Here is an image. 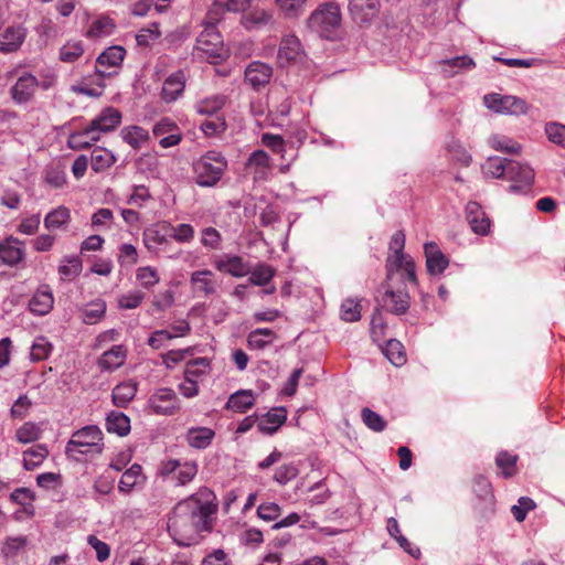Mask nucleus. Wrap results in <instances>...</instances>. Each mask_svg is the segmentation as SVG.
I'll return each mask as SVG.
<instances>
[{"label":"nucleus","mask_w":565,"mask_h":565,"mask_svg":"<svg viewBox=\"0 0 565 565\" xmlns=\"http://www.w3.org/2000/svg\"><path fill=\"white\" fill-rule=\"evenodd\" d=\"M489 145L494 150L507 153H519L521 150V146L518 142L503 136L490 137Z\"/></svg>","instance_id":"nucleus-51"},{"label":"nucleus","mask_w":565,"mask_h":565,"mask_svg":"<svg viewBox=\"0 0 565 565\" xmlns=\"http://www.w3.org/2000/svg\"><path fill=\"white\" fill-rule=\"evenodd\" d=\"M426 268L430 275H441L449 265V258L440 250L435 242L424 245Z\"/></svg>","instance_id":"nucleus-14"},{"label":"nucleus","mask_w":565,"mask_h":565,"mask_svg":"<svg viewBox=\"0 0 565 565\" xmlns=\"http://www.w3.org/2000/svg\"><path fill=\"white\" fill-rule=\"evenodd\" d=\"M84 53L82 41H70L60 49V60L65 63L77 61Z\"/></svg>","instance_id":"nucleus-46"},{"label":"nucleus","mask_w":565,"mask_h":565,"mask_svg":"<svg viewBox=\"0 0 565 565\" xmlns=\"http://www.w3.org/2000/svg\"><path fill=\"white\" fill-rule=\"evenodd\" d=\"M443 71L447 76H454L459 70H470L476 66V63L468 55L456 56L454 58L444 60L440 62Z\"/></svg>","instance_id":"nucleus-42"},{"label":"nucleus","mask_w":565,"mask_h":565,"mask_svg":"<svg viewBox=\"0 0 565 565\" xmlns=\"http://www.w3.org/2000/svg\"><path fill=\"white\" fill-rule=\"evenodd\" d=\"M483 170L487 175L510 181L511 193L526 192L534 181V171L530 166L505 158H489Z\"/></svg>","instance_id":"nucleus-1"},{"label":"nucleus","mask_w":565,"mask_h":565,"mask_svg":"<svg viewBox=\"0 0 565 565\" xmlns=\"http://www.w3.org/2000/svg\"><path fill=\"white\" fill-rule=\"evenodd\" d=\"M54 298L49 289H39L29 302L31 312L38 316H44L53 308Z\"/></svg>","instance_id":"nucleus-29"},{"label":"nucleus","mask_w":565,"mask_h":565,"mask_svg":"<svg viewBox=\"0 0 565 565\" xmlns=\"http://www.w3.org/2000/svg\"><path fill=\"white\" fill-rule=\"evenodd\" d=\"M29 544V539L25 535L8 536L1 543L0 553L6 563L17 564L18 558L23 554Z\"/></svg>","instance_id":"nucleus-16"},{"label":"nucleus","mask_w":565,"mask_h":565,"mask_svg":"<svg viewBox=\"0 0 565 565\" xmlns=\"http://www.w3.org/2000/svg\"><path fill=\"white\" fill-rule=\"evenodd\" d=\"M262 143L275 153L282 154L285 152V140L279 135L263 134Z\"/></svg>","instance_id":"nucleus-62"},{"label":"nucleus","mask_w":565,"mask_h":565,"mask_svg":"<svg viewBox=\"0 0 565 565\" xmlns=\"http://www.w3.org/2000/svg\"><path fill=\"white\" fill-rule=\"evenodd\" d=\"M12 502L23 505L24 511L33 514V505L31 502L34 500V493L28 488H18L11 494Z\"/></svg>","instance_id":"nucleus-53"},{"label":"nucleus","mask_w":565,"mask_h":565,"mask_svg":"<svg viewBox=\"0 0 565 565\" xmlns=\"http://www.w3.org/2000/svg\"><path fill=\"white\" fill-rule=\"evenodd\" d=\"M137 280L145 288H150L159 281L158 274L151 267H141L136 274Z\"/></svg>","instance_id":"nucleus-64"},{"label":"nucleus","mask_w":565,"mask_h":565,"mask_svg":"<svg viewBox=\"0 0 565 565\" xmlns=\"http://www.w3.org/2000/svg\"><path fill=\"white\" fill-rule=\"evenodd\" d=\"M406 281L408 279L403 271L392 279L386 277L379 289L377 308L396 316L405 315L411 306V296L405 288Z\"/></svg>","instance_id":"nucleus-3"},{"label":"nucleus","mask_w":565,"mask_h":565,"mask_svg":"<svg viewBox=\"0 0 565 565\" xmlns=\"http://www.w3.org/2000/svg\"><path fill=\"white\" fill-rule=\"evenodd\" d=\"M40 86L39 79L30 72H22L14 85L10 88V95L18 105L29 103Z\"/></svg>","instance_id":"nucleus-10"},{"label":"nucleus","mask_w":565,"mask_h":565,"mask_svg":"<svg viewBox=\"0 0 565 565\" xmlns=\"http://www.w3.org/2000/svg\"><path fill=\"white\" fill-rule=\"evenodd\" d=\"M94 125L102 131L108 134L114 131L121 122V113L115 107L104 108L93 120Z\"/></svg>","instance_id":"nucleus-25"},{"label":"nucleus","mask_w":565,"mask_h":565,"mask_svg":"<svg viewBox=\"0 0 565 565\" xmlns=\"http://www.w3.org/2000/svg\"><path fill=\"white\" fill-rule=\"evenodd\" d=\"M71 221V212L64 206L60 205L51 210L44 217V227L49 232L65 228Z\"/></svg>","instance_id":"nucleus-26"},{"label":"nucleus","mask_w":565,"mask_h":565,"mask_svg":"<svg viewBox=\"0 0 565 565\" xmlns=\"http://www.w3.org/2000/svg\"><path fill=\"white\" fill-rule=\"evenodd\" d=\"M126 356L127 351L124 345H113L109 350L103 353L98 365L104 371H114L125 363Z\"/></svg>","instance_id":"nucleus-24"},{"label":"nucleus","mask_w":565,"mask_h":565,"mask_svg":"<svg viewBox=\"0 0 565 565\" xmlns=\"http://www.w3.org/2000/svg\"><path fill=\"white\" fill-rule=\"evenodd\" d=\"M341 318L347 322L360 320L361 305L352 299H345L341 305Z\"/></svg>","instance_id":"nucleus-55"},{"label":"nucleus","mask_w":565,"mask_h":565,"mask_svg":"<svg viewBox=\"0 0 565 565\" xmlns=\"http://www.w3.org/2000/svg\"><path fill=\"white\" fill-rule=\"evenodd\" d=\"M273 20V14L264 9H254L245 13L242 22L246 29H257L269 24Z\"/></svg>","instance_id":"nucleus-38"},{"label":"nucleus","mask_w":565,"mask_h":565,"mask_svg":"<svg viewBox=\"0 0 565 565\" xmlns=\"http://www.w3.org/2000/svg\"><path fill=\"white\" fill-rule=\"evenodd\" d=\"M126 51L122 46L114 45L106 49L96 60L97 67H116L124 61Z\"/></svg>","instance_id":"nucleus-35"},{"label":"nucleus","mask_w":565,"mask_h":565,"mask_svg":"<svg viewBox=\"0 0 565 565\" xmlns=\"http://www.w3.org/2000/svg\"><path fill=\"white\" fill-rule=\"evenodd\" d=\"M379 8V0H350L349 2L350 13L359 22L370 21L377 14Z\"/></svg>","instance_id":"nucleus-20"},{"label":"nucleus","mask_w":565,"mask_h":565,"mask_svg":"<svg viewBox=\"0 0 565 565\" xmlns=\"http://www.w3.org/2000/svg\"><path fill=\"white\" fill-rule=\"evenodd\" d=\"M302 54L303 50L300 40L295 35H286L280 42L277 61L284 67L299 61Z\"/></svg>","instance_id":"nucleus-13"},{"label":"nucleus","mask_w":565,"mask_h":565,"mask_svg":"<svg viewBox=\"0 0 565 565\" xmlns=\"http://www.w3.org/2000/svg\"><path fill=\"white\" fill-rule=\"evenodd\" d=\"M191 284L194 292L202 296L212 295L216 289L214 274L207 269L193 273Z\"/></svg>","instance_id":"nucleus-23"},{"label":"nucleus","mask_w":565,"mask_h":565,"mask_svg":"<svg viewBox=\"0 0 565 565\" xmlns=\"http://www.w3.org/2000/svg\"><path fill=\"white\" fill-rule=\"evenodd\" d=\"M116 162V157L110 150L105 148H95L90 156L92 169L95 172H102L110 168Z\"/></svg>","instance_id":"nucleus-37"},{"label":"nucleus","mask_w":565,"mask_h":565,"mask_svg":"<svg viewBox=\"0 0 565 565\" xmlns=\"http://www.w3.org/2000/svg\"><path fill=\"white\" fill-rule=\"evenodd\" d=\"M24 243L10 235L0 242V262L9 267L18 266L25 256Z\"/></svg>","instance_id":"nucleus-12"},{"label":"nucleus","mask_w":565,"mask_h":565,"mask_svg":"<svg viewBox=\"0 0 565 565\" xmlns=\"http://www.w3.org/2000/svg\"><path fill=\"white\" fill-rule=\"evenodd\" d=\"M148 405L157 415H172L177 409V394L170 387H159L149 397Z\"/></svg>","instance_id":"nucleus-11"},{"label":"nucleus","mask_w":565,"mask_h":565,"mask_svg":"<svg viewBox=\"0 0 565 565\" xmlns=\"http://www.w3.org/2000/svg\"><path fill=\"white\" fill-rule=\"evenodd\" d=\"M246 168L253 173L254 180H267L271 169L268 153L262 149L253 151L247 159Z\"/></svg>","instance_id":"nucleus-19"},{"label":"nucleus","mask_w":565,"mask_h":565,"mask_svg":"<svg viewBox=\"0 0 565 565\" xmlns=\"http://www.w3.org/2000/svg\"><path fill=\"white\" fill-rule=\"evenodd\" d=\"M215 267L233 277H244L249 274L250 266L241 256L224 255L215 260Z\"/></svg>","instance_id":"nucleus-17"},{"label":"nucleus","mask_w":565,"mask_h":565,"mask_svg":"<svg viewBox=\"0 0 565 565\" xmlns=\"http://www.w3.org/2000/svg\"><path fill=\"white\" fill-rule=\"evenodd\" d=\"M145 294L140 290H132L119 298L118 305L121 309H135L140 306Z\"/></svg>","instance_id":"nucleus-60"},{"label":"nucleus","mask_w":565,"mask_h":565,"mask_svg":"<svg viewBox=\"0 0 565 565\" xmlns=\"http://www.w3.org/2000/svg\"><path fill=\"white\" fill-rule=\"evenodd\" d=\"M83 264L78 256H64L58 265L57 271L64 281L74 280L82 271Z\"/></svg>","instance_id":"nucleus-31"},{"label":"nucleus","mask_w":565,"mask_h":565,"mask_svg":"<svg viewBox=\"0 0 565 565\" xmlns=\"http://www.w3.org/2000/svg\"><path fill=\"white\" fill-rule=\"evenodd\" d=\"M41 224V215L40 213L32 214L30 216L23 217L18 225L17 231L23 235H34L40 227Z\"/></svg>","instance_id":"nucleus-58"},{"label":"nucleus","mask_w":565,"mask_h":565,"mask_svg":"<svg viewBox=\"0 0 565 565\" xmlns=\"http://www.w3.org/2000/svg\"><path fill=\"white\" fill-rule=\"evenodd\" d=\"M45 182L54 189H61L66 183V173L61 166H51L44 170Z\"/></svg>","instance_id":"nucleus-50"},{"label":"nucleus","mask_w":565,"mask_h":565,"mask_svg":"<svg viewBox=\"0 0 565 565\" xmlns=\"http://www.w3.org/2000/svg\"><path fill=\"white\" fill-rule=\"evenodd\" d=\"M405 248V234L403 231L395 232L390 242V254L386 258L385 269L387 278L392 279L399 273H405L408 282L417 285L416 266L414 259L404 253Z\"/></svg>","instance_id":"nucleus-5"},{"label":"nucleus","mask_w":565,"mask_h":565,"mask_svg":"<svg viewBox=\"0 0 565 565\" xmlns=\"http://www.w3.org/2000/svg\"><path fill=\"white\" fill-rule=\"evenodd\" d=\"M519 460V456L515 454H511L507 450H501L495 456V466L500 470V475L505 478H512L516 475L518 468L516 463Z\"/></svg>","instance_id":"nucleus-32"},{"label":"nucleus","mask_w":565,"mask_h":565,"mask_svg":"<svg viewBox=\"0 0 565 565\" xmlns=\"http://www.w3.org/2000/svg\"><path fill=\"white\" fill-rule=\"evenodd\" d=\"M194 51L198 57L205 58L212 64H216L227 55L223 38L212 24H204L203 31L196 39Z\"/></svg>","instance_id":"nucleus-7"},{"label":"nucleus","mask_w":565,"mask_h":565,"mask_svg":"<svg viewBox=\"0 0 565 565\" xmlns=\"http://www.w3.org/2000/svg\"><path fill=\"white\" fill-rule=\"evenodd\" d=\"M227 167L226 159L216 151H207L193 164L196 182L201 186H213Z\"/></svg>","instance_id":"nucleus-6"},{"label":"nucleus","mask_w":565,"mask_h":565,"mask_svg":"<svg viewBox=\"0 0 565 565\" xmlns=\"http://www.w3.org/2000/svg\"><path fill=\"white\" fill-rule=\"evenodd\" d=\"M49 450L45 445L39 444L23 452V467L25 470L38 468L47 457Z\"/></svg>","instance_id":"nucleus-36"},{"label":"nucleus","mask_w":565,"mask_h":565,"mask_svg":"<svg viewBox=\"0 0 565 565\" xmlns=\"http://www.w3.org/2000/svg\"><path fill=\"white\" fill-rule=\"evenodd\" d=\"M137 393V384L127 381L117 384L111 392V399L114 405L119 408H125L136 396Z\"/></svg>","instance_id":"nucleus-28"},{"label":"nucleus","mask_w":565,"mask_h":565,"mask_svg":"<svg viewBox=\"0 0 565 565\" xmlns=\"http://www.w3.org/2000/svg\"><path fill=\"white\" fill-rule=\"evenodd\" d=\"M545 132H546L550 141L557 143L565 148V126L564 125H561L557 122L547 124L545 127Z\"/></svg>","instance_id":"nucleus-61"},{"label":"nucleus","mask_w":565,"mask_h":565,"mask_svg":"<svg viewBox=\"0 0 565 565\" xmlns=\"http://www.w3.org/2000/svg\"><path fill=\"white\" fill-rule=\"evenodd\" d=\"M106 312V302L103 299H95L81 309L82 321L86 324L97 323Z\"/></svg>","instance_id":"nucleus-34"},{"label":"nucleus","mask_w":565,"mask_h":565,"mask_svg":"<svg viewBox=\"0 0 565 565\" xmlns=\"http://www.w3.org/2000/svg\"><path fill=\"white\" fill-rule=\"evenodd\" d=\"M146 241L147 242H153L158 245H161L163 243L168 242V238H177V231L174 228H168L166 225H158L153 230H148L145 233Z\"/></svg>","instance_id":"nucleus-49"},{"label":"nucleus","mask_w":565,"mask_h":565,"mask_svg":"<svg viewBox=\"0 0 565 565\" xmlns=\"http://www.w3.org/2000/svg\"><path fill=\"white\" fill-rule=\"evenodd\" d=\"M210 371V361L206 358H198L186 362L184 367L185 379H195L200 382Z\"/></svg>","instance_id":"nucleus-41"},{"label":"nucleus","mask_w":565,"mask_h":565,"mask_svg":"<svg viewBox=\"0 0 565 565\" xmlns=\"http://www.w3.org/2000/svg\"><path fill=\"white\" fill-rule=\"evenodd\" d=\"M214 436V430L209 427H193L188 430L185 440L192 448L205 449L211 445Z\"/></svg>","instance_id":"nucleus-27"},{"label":"nucleus","mask_w":565,"mask_h":565,"mask_svg":"<svg viewBox=\"0 0 565 565\" xmlns=\"http://www.w3.org/2000/svg\"><path fill=\"white\" fill-rule=\"evenodd\" d=\"M281 514V508L275 502H265L258 505L257 515L264 521H276Z\"/></svg>","instance_id":"nucleus-59"},{"label":"nucleus","mask_w":565,"mask_h":565,"mask_svg":"<svg viewBox=\"0 0 565 565\" xmlns=\"http://www.w3.org/2000/svg\"><path fill=\"white\" fill-rule=\"evenodd\" d=\"M40 429L33 423H24L15 434V437L21 444H29L40 438Z\"/></svg>","instance_id":"nucleus-54"},{"label":"nucleus","mask_w":565,"mask_h":565,"mask_svg":"<svg viewBox=\"0 0 565 565\" xmlns=\"http://www.w3.org/2000/svg\"><path fill=\"white\" fill-rule=\"evenodd\" d=\"M103 450V431L96 425H88L74 431L65 446L66 457L74 461L100 455Z\"/></svg>","instance_id":"nucleus-4"},{"label":"nucleus","mask_w":565,"mask_h":565,"mask_svg":"<svg viewBox=\"0 0 565 565\" xmlns=\"http://www.w3.org/2000/svg\"><path fill=\"white\" fill-rule=\"evenodd\" d=\"M179 510L184 515H189L199 530L210 531V518L217 511L216 495L209 488L202 487L195 493L179 501Z\"/></svg>","instance_id":"nucleus-2"},{"label":"nucleus","mask_w":565,"mask_h":565,"mask_svg":"<svg viewBox=\"0 0 565 565\" xmlns=\"http://www.w3.org/2000/svg\"><path fill=\"white\" fill-rule=\"evenodd\" d=\"M227 103V96L224 94H217L211 97L202 99L196 105V110L200 114H213L220 110Z\"/></svg>","instance_id":"nucleus-45"},{"label":"nucleus","mask_w":565,"mask_h":565,"mask_svg":"<svg viewBox=\"0 0 565 565\" xmlns=\"http://www.w3.org/2000/svg\"><path fill=\"white\" fill-rule=\"evenodd\" d=\"M484 105L501 115L520 116L529 110L527 103L518 96L488 94L483 97Z\"/></svg>","instance_id":"nucleus-9"},{"label":"nucleus","mask_w":565,"mask_h":565,"mask_svg":"<svg viewBox=\"0 0 565 565\" xmlns=\"http://www.w3.org/2000/svg\"><path fill=\"white\" fill-rule=\"evenodd\" d=\"M473 491L487 503L493 504V495L490 481L483 476L473 479Z\"/></svg>","instance_id":"nucleus-56"},{"label":"nucleus","mask_w":565,"mask_h":565,"mask_svg":"<svg viewBox=\"0 0 565 565\" xmlns=\"http://www.w3.org/2000/svg\"><path fill=\"white\" fill-rule=\"evenodd\" d=\"M141 466L134 463L121 476L118 489L121 492H129L136 486L138 478L141 476Z\"/></svg>","instance_id":"nucleus-47"},{"label":"nucleus","mask_w":565,"mask_h":565,"mask_svg":"<svg viewBox=\"0 0 565 565\" xmlns=\"http://www.w3.org/2000/svg\"><path fill=\"white\" fill-rule=\"evenodd\" d=\"M361 418L364 425L375 433H382L387 426L386 420L369 407L361 409Z\"/></svg>","instance_id":"nucleus-43"},{"label":"nucleus","mask_w":565,"mask_h":565,"mask_svg":"<svg viewBox=\"0 0 565 565\" xmlns=\"http://www.w3.org/2000/svg\"><path fill=\"white\" fill-rule=\"evenodd\" d=\"M340 7L334 2L320 4L308 18V28L320 36L329 38L340 25Z\"/></svg>","instance_id":"nucleus-8"},{"label":"nucleus","mask_w":565,"mask_h":565,"mask_svg":"<svg viewBox=\"0 0 565 565\" xmlns=\"http://www.w3.org/2000/svg\"><path fill=\"white\" fill-rule=\"evenodd\" d=\"M115 23L108 17H100L92 24L89 34L93 36H106L111 34Z\"/></svg>","instance_id":"nucleus-57"},{"label":"nucleus","mask_w":565,"mask_h":565,"mask_svg":"<svg viewBox=\"0 0 565 565\" xmlns=\"http://www.w3.org/2000/svg\"><path fill=\"white\" fill-rule=\"evenodd\" d=\"M106 429L120 437L127 436L130 433V419L124 413L113 411L106 417Z\"/></svg>","instance_id":"nucleus-30"},{"label":"nucleus","mask_w":565,"mask_h":565,"mask_svg":"<svg viewBox=\"0 0 565 565\" xmlns=\"http://www.w3.org/2000/svg\"><path fill=\"white\" fill-rule=\"evenodd\" d=\"M273 76V68L262 62L250 63L245 71V81L256 90L265 87Z\"/></svg>","instance_id":"nucleus-15"},{"label":"nucleus","mask_w":565,"mask_h":565,"mask_svg":"<svg viewBox=\"0 0 565 565\" xmlns=\"http://www.w3.org/2000/svg\"><path fill=\"white\" fill-rule=\"evenodd\" d=\"M286 18H298L306 10L307 0H275Z\"/></svg>","instance_id":"nucleus-44"},{"label":"nucleus","mask_w":565,"mask_h":565,"mask_svg":"<svg viewBox=\"0 0 565 565\" xmlns=\"http://www.w3.org/2000/svg\"><path fill=\"white\" fill-rule=\"evenodd\" d=\"M467 221L471 230L479 235H486L490 228V220L486 215L482 206L475 201L468 202L466 205Z\"/></svg>","instance_id":"nucleus-18"},{"label":"nucleus","mask_w":565,"mask_h":565,"mask_svg":"<svg viewBox=\"0 0 565 565\" xmlns=\"http://www.w3.org/2000/svg\"><path fill=\"white\" fill-rule=\"evenodd\" d=\"M384 353L391 363L396 366L403 365L406 362L403 344L397 340H388Z\"/></svg>","instance_id":"nucleus-48"},{"label":"nucleus","mask_w":565,"mask_h":565,"mask_svg":"<svg viewBox=\"0 0 565 565\" xmlns=\"http://www.w3.org/2000/svg\"><path fill=\"white\" fill-rule=\"evenodd\" d=\"M25 38V30L21 26H9L0 33V52L17 51Z\"/></svg>","instance_id":"nucleus-22"},{"label":"nucleus","mask_w":565,"mask_h":565,"mask_svg":"<svg viewBox=\"0 0 565 565\" xmlns=\"http://www.w3.org/2000/svg\"><path fill=\"white\" fill-rule=\"evenodd\" d=\"M254 405V396L250 391L241 390L232 394L226 403L227 409H234L236 412H246Z\"/></svg>","instance_id":"nucleus-39"},{"label":"nucleus","mask_w":565,"mask_h":565,"mask_svg":"<svg viewBox=\"0 0 565 565\" xmlns=\"http://www.w3.org/2000/svg\"><path fill=\"white\" fill-rule=\"evenodd\" d=\"M226 121L223 117L205 119L201 124V130L206 137H217L226 130Z\"/></svg>","instance_id":"nucleus-52"},{"label":"nucleus","mask_w":565,"mask_h":565,"mask_svg":"<svg viewBox=\"0 0 565 565\" xmlns=\"http://www.w3.org/2000/svg\"><path fill=\"white\" fill-rule=\"evenodd\" d=\"M276 269L267 264H257L254 268L250 267L249 282L255 286H266L275 276Z\"/></svg>","instance_id":"nucleus-40"},{"label":"nucleus","mask_w":565,"mask_h":565,"mask_svg":"<svg viewBox=\"0 0 565 565\" xmlns=\"http://www.w3.org/2000/svg\"><path fill=\"white\" fill-rule=\"evenodd\" d=\"M286 408L275 407L260 417L257 424V428L263 434L271 435L279 429V427L286 422Z\"/></svg>","instance_id":"nucleus-21"},{"label":"nucleus","mask_w":565,"mask_h":565,"mask_svg":"<svg viewBox=\"0 0 565 565\" xmlns=\"http://www.w3.org/2000/svg\"><path fill=\"white\" fill-rule=\"evenodd\" d=\"M297 475V467L292 463H286L276 469L274 479L280 484H286L290 480L295 479Z\"/></svg>","instance_id":"nucleus-63"},{"label":"nucleus","mask_w":565,"mask_h":565,"mask_svg":"<svg viewBox=\"0 0 565 565\" xmlns=\"http://www.w3.org/2000/svg\"><path fill=\"white\" fill-rule=\"evenodd\" d=\"M120 135L122 140L134 149H140L149 139V132L140 126L124 127Z\"/></svg>","instance_id":"nucleus-33"}]
</instances>
